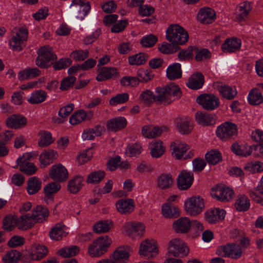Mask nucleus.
I'll use <instances>...</instances> for the list:
<instances>
[{"label":"nucleus","mask_w":263,"mask_h":263,"mask_svg":"<svg viewBox=\"0 0 263 263\" xmlns=\"http://www.w3.org/2000/svg\"><path fill=\"white\" fill-rule=\"evenodd\" d=\"M148 59L146 53H139L128 58V63L130 65H141L144 64Z\"/></svg>","instance_id":"obj_50"},{"label":"nucleus","mask_w":263,"mask_h":263,"mask_svg":"<svg viewBox=\"0 0 263 263\" xmlns=\"http://www.w3.org/2000/svg\"><path fill=\"white\" fill-rule=\"evenodd\" d=\"M248 194L252 200L263 205V175L257 186L249 190Z\"/></svg>","instance_id":"obj_32"},{"label":"nucleus","mask_w":263,"mask_h":263,"mask_svg":"<svg viewBox=\"0 0 263 263\" xmlns=\"http://www.w3.org/2000/svg\"><path fill=\"white\" fill-rule=\"evenodd\" d=\"M129 257V252L127 249L119 248L116 249L112 255L114 263H126Z\"/></svg>","instance_id":"obj_38"},{"label":"nucleus","mask_w":263,"mask_h":263,"mask_svg":"<svg viewBox=\"0 0 263 263\" xmlns=\"http://www.w3.org/2000/svg\"><path fill=\"white\" fill-rule=\"evenodd\" d=\"M58 157V152L52 149L43 151L39 156L41 167H45L52 163Z\"/></svg>","instance_id":"obj_27"},{"label":"nucleus","mask_w":263,"mask_h":263,"mask_svg":"<svg viewBox=\"0 0 263 263\" xmlns=\"http://www.w3.org/2000/svg\"><path fill=\"white\" fill-rule=\"evenodd\" d=\"M31 153H25L20 156L16 160V165L14 167H19L20 170L28 175L34 174L37 171L36 166L32 163L29 162L28 160L32 157Z\"/></svg>","instance_id":"obj_14"},{"label":"nucleus","mask_w":263,"mask_h":263,"mask_svg":"<svg viewBox=\"0 0 263 263\" xmlns=\"http://www.w3.org/2000/svg\"><path fill=\"white\" fill-rule=\"evenodd\" d=\"M76 81L74 76H69L64 78L61 82L60 89L62 91L67 90L72 87Z\"/></svg>","instance_id":"obj_64"},{"label":"nucleus","mask_w":263,"mask_h":263,"mask_svg":"<svg viewBox=\"0 0 263 263\" xmlns=\"http://www.w3.org/2000/svg\"><path fill=\"white\" fill-rule=\"evenodd\" d=\"M38 56L36 59V65L42 68H47L53 64L52 61L57 59V57L49 46L42 47L38 50Z\"/></svg>","instance_id":"obj_7"},{"label":"nucleus","mask_w":263,"mask_h":263,"mask_svg":"<svg viewBox=\"0 0 263 263\" xmlns=\"http://www.w3.org/2000/svg\"><path fill=\"white\" fill-rule=\"evenodd\" d=\"M122 231L132 239L142 237L146 231L145 224L139 221H128L122 227Z\"/></svg>","instance_id":"obj_10"},{"label":"nucleus","mask_w":263,"mask_h":263,"mask_svg":"<svg viewBox=\"0 0 263 263\" xmlns=\"http://www.w3.org/2000/svg\"><path fill=\"white\" fill-rule=\"evenodd\" d=\"M197 122L201 125H209L213 123V117L211 115L197 112L195 114Z\"/></svg>","instance_id":"obj_56"},{"label":"nucleus","mask_w":263,"mask_h":263,"mask_svg":"<svg viewBox=\"0 0 263 263\" xmlns=\"http://www.w3.org/2000/svg\"><path fill=\"white\" fill-rule=\"evenodd\" d=\"M49 177L57 182H65L69 177V172L66 167L61 163L55 164L49 171Z\"/></svg>","instance_id":"obj_17"},{"label":"nucleus","mask_w":263,"mask_h":263,"mask_svg":"<svg viewBox=\"0 0 263 263\" xmlns=\"http://www.w3.org/2000/svg\"><path fill=\"white\" fill-rule=\"evenodd\" d=\"M252 9L251 3L246 1L240 3L236 9L235 19L239 22L246 21Z\"/></svg>","instance_id":"obj_25"},{"label":"nucleus","mask_w":263,"mask_h":263,"mask_svg":"<svg viewBox=\"0 0 263 263\" xmlns=\"http://www.w3.org/2000/svg\"><path fill=\"white\" fill-rule=\"evenodd\" d=\"M216 253L222 257L237 259L242 255L241 247L235 243H228L217 247Z\"/></svg>","instance_id":"obj_8"},{"label":"nucleus","mask_w":263,"mask_h":263,"mask_svg":"<svg viewBox=\"0 0 263 263\" xmlns=\"http://www.w3.org/2000/svg\"><path fill=\"white\" fill-rule=\"evenodd\" d=\"M112 242L108 235L100 236L89 245L87 253L91 257H101L107 252Z\"/></svg>","instance_id":"obj_1"},{"label":"nucleus","mask_w":263,"mask_h":263,"mask_svg":"<svg viewBox=\"0 0 263 263\" xmlns=\"http://www.w3.org/2000/svg\"><path fill=\"white\" fill-rule=\"evenodd\" d=\"M250 206V201L248 197L244 195H239L235 202V207L238 211H246Z\"/></svg>","instance_id":"obj_48"},{"label":"nucleus","mask_w":263,"mask_h":263,"mask_svg":"<svg viewBox=\"0 0 263 263\" xmlns=\"http://www.w3.org/2000/svg\"><path fill=\"white\" fill-rule=\"evenodd\" d=\"M105 176L104 172L101 170L92 172L88 175L86 182L88 184H98L104 178Z\"/></svg>","instance_id":"obj_49"},{"label":"nucleus","mask_w":263,"mask_h":263,"mask_svg":"<svg viewBox=\"0 0 263 263\" xmlns=\"http://www.w3.org/2000/svg\"><path fill=\"white\" fill-rule=\"evenodd\" d=\"M90 9L89 2L85 0H72L69 7V13L77 19L83 20Z\"/></svg>","instance_id":"obj_9"},{"label":"nucleus","mask_w":263,"mask_h":263,"mask_svg":"<svg viewBox=\"0 0 263 263\" xmlns=\"http://www.w3.org/2000/svg\"><path fill=\"white\" fill-rule=\"evenodd\" d=\"M116 206L118 212L124 214L133 212L135 208V204L131 199H121L116 203Z\"/></svg>","instance_id":"obj_35"},{"label":"nucleus","mask_w":263,"mask_h":263,"mask_svg":"<svg viewBox=\"0 0 263 263\" xmlns=\"http://www.w3.org/2000/svg\"><path fill=\"white\" fill-rule=\"evenodd\" d=\"M86 112L82 109L75 111L69 118V123L71 125L79 124L86 119Z\"/></svg>","instance_id":"obj_52"},{"label":"nucleus","mask_w":263,"mask_h":263,"mask_svg":"<svg viewBox=\"0 0 263 263\" xmlns=\"http://www.w3.org/2000/svg\"><path fill=\"white\" fill-rule=\"evenodd\" d=\"M61 189V185L57 182H51L47 184L44 187L45 195L44 200L47 203H50L53 200L54 194Z\"/></svg>","instance_id":"obj_31"},{"label":"nucleus","mask_w":263,"mask_h":263,"mask_svg":"<svg viewBox=\"0 0 263 263\" xmlns=\"http://www.w3.org/2000/svg\"><path fill=\"white\" fill-rule=\"evenodd\" d=\"M41 181L35 177H32L28 181L27 192L32 195L37 193L41 187Z\"/></svg>","instance_id":"obj_53"},{"label":"nucleus","mask_w":263,"mask_h":263,"mask_svg":"<svg viewBox=\"0 0 263 263\" xmlns=\"http://www.w3.org/2000/svg\"><path fill=\"white\" fill-rule=\"evenodd\" d=\"M157 99L168 98H181L182 92L178 85L174 83L167 85L165 87H158L156 88Z\"/></svg>","instance_id":"obj_12"},{"label":"nucleus","mask_w":263,"mask_h":263,"mask_svg":"<svg viewBox=\"0 0 263 263\" xmlns=\"http://www.w3.org/2000/svg\"><path fill=\"white\" fill-rule=\"evenodd\" d=\"M21 257L19 252L16 250H11L8 252L2 257V260L4 263H16Z\"/></svg>","instance_id":"obj_57"},{"label":"nucleus","mask_w":263,"mask_h":263,"mask_svg":"<svg viewBox=\"0 0 263 263\" xmlns=\"http://www.w3.org/2000/svg\"><path fill=\"white\" fill-rule=\"evenodd\" d=\"M197 103L203 109L213 110L220 105L219 100H196Z\"/></svg>","instance_id":"obj_54"},{"label":"nucleus","mask_w":263,"mask_h":263,"mask_svg":"<svg viewBox=\"0 0 263 263\" xmlns=\"http://www.w3.org/2000/svg\"><path fill=\"white\" fill-rule=\"evenodd\" d=\"M32 215L35 223L42 222L48 217L49 211L46 207L42 205H38L33 209Z\"/></svg>","instance_id":"obj_44"},{"label":"nucleus","mask_w":263,"mask_h":263,"mask_svg":"<svg viewBox=\"0 0 263 263\" xmlns=\"http://www.w3.org/2000/svg\"><path fill=\"white\" fill-rule=\"evenodd\" d=\"M216 88L224 99H234L237 96V90L234 86H230L221 82H217Z\"/></svg>","instance_id":"obj_24"},{"label":"nucleus","mask_w":263,"mask_h":263,"mask_svg":"<svg viewBox=\"0 0 263 263\" xmlns=\"http://www.w3.org/2000/svg\"><path fill=\"white\" fill-rule=\"evenodd\" d=\"M166 76L170 80L180 79L182 77L181 65L174 63L169 66L166 69Z\"/></svg>","instance_id":"obj_46"},{"label":"nucleus","mask_w":263,"mask_h":263,"mask_svg":"<svg viewBox=\"0 0 263 263\" xmlns=\"http://www.w3.org/2000/svg\"><path fill=\"white\" fill-rule=\"evenodd\" d=\"M191 226V220L189 217H182L173 223L172 228L177 233H185L190 230Z\"/></svg>","instance_id":"obj_28"},{"label":"nucleus","mask_w":263,"mask_h":263,"mask_svg":"<svg viewBox=\"0 0 263 263\" xmlns=\"http://www.w3.org/2000/svg\"><path fill=\"white\" fill-rule=\"evenodd\" d=\"M226 211L222 209L214 208L207 210L204 213V219L211 224L220 222L224 220Z\"/></svg>","instance_id":"obj_21"},{"label":"nucleus","mask_w":263,"mask_h":263,"mask_svg":"<svg viewBox=\"0 0 263 263\" xmlns=\"http://www.w3.org/2000/svg\"><path fill=\"white\" fill-rule=\"evenodd\" d=\"M197 17L202 24L212 23L215 18V12L209 7H205L200 9Z\"/></svg>","instance_id":"obj_33"},{"label":"nucleus","mask_w":263,"mask_h":263,"mask_svg":"<svg viewBox=\"0 0 263 263\" xmlns=\"http://www.w3.org/2000/svg\"><path fill=\"white\" fill-rule=\"evenodd\" d=\"M28 29L24 27L14 28L12 32L9 43L13 50L20 51L23 49L22 44L28 38Z\"/></svg>","instance_id":"obj_11"},{"label":"nucleus","mask_w":263,"mask_h":263,"mask_svg":"<svg viewBox=\"0 0 263 263\" xmlns=\"http://www.w3.org/2000/svg\"><path fill=\"white\" fill-rule=\"evenodd\" d=\"M173 183L172 177L169 174H163L160 175L157 180V185L161 190L170 187Z\"/></svg>","instance_id":"obj_47"},{"label":"nucleus","mask_w":263,"mask_h":263,"mask_svg":"<svg viewBox=\"0 0 263 263\" xmlns=\"http://www.w3.org/2000/svg\"><path fill=\"white\" fill-rule=\"evenodd\" d=\"M142 152V146L138 143L128 144L126 149V154L129 157L139 155Z\"/></svg>","instance_id":"obj_59"},{"label":"nucleus","mask_w":263,"mask_h":263,"mask_svg":"<svg viewBox=\"0 0 263 263\" xmlns=\"http://www.w3.org/2000/svg\"><path fill=\"white\" fill-rule=\"evenodd\" d=\"M113 227V223L109 220H101L95 223L93 231L97 234L107 233Z\"/></svg>","instance_id":"obj_42"},{"label":"nucleus","mask_w":263,"mask_h":263,"mask_svg":"<svg viewBox=\"0 0 263 263\" xmlns=\"http://www.w3.org/2000/svg\"><path fill=\"white\" fill-rule=\"evenodd\" d=\"M65 235V227L60 224L55 225L50 232V238L54 240H59Z\"/></svg>","instance_id":"obj_55"},{"label":"nucleus","mask_w":263,"mask_h":263,"mask_svg":"<svg viewBox=\"0 0 263 263\" xmlns=\"http://www.w3.org/2000/svg\"><path fill=\"white\" fill-rule=\"evenodd\" d=\"M41 74V71L37 68H26L18 72V78L20 81H23L38 77Z\"/></svg>","instance_id":"obj_45"},{"label":"nucleus","mask_w":263,"mask_h":263,"mask_svg":"<svg viewBox=\"0 0 263 263\" xmlns=\"http://www.w3.org/2000/svg\"><path fill=\"white\" fill-rule=\"evenodd\" d=\"M79 252V249L76 246L70 247H64L59 250L58 254L63 257H69L77 255Z\"/></svg>","instance_id":"obj_58"},{"label":"nucleus","mask_w":263,"mask_h":263,"mask_svg":"<svg viewBox=\"0 0 263 263\" xmlns=\"http://www.w3.org/2000/svg\"><path fill=\"white\" fill-rule=\"evenodd\" d=\"M237 130L238 128L235 124L230 122H225L217 127L216 135L222 140H227L236 136Z\"/></svg>","instance_id":"obj_16"},{"label":"nucleus","mask_w":263,"mask_h":263,"mask_svg":"<svg viewBox=\"0 0 263 263\" xmlns=\"http://www.w3.org/2000/svg\"><path fill=\"white\" fill-rule=\"evenodd\" d=\"M48 253L47 248L44 245L34 243L26 250V257L32 261H39L45 258Z\"/></svg>","instance_id":"obj_13"},{"label":"nucleus","mask_w":263,"mask_h":263,"mask_svg":"<svg viewBox=\"0 0 263 263\" xmlns=\"http://www.w3.org/2000/svg\"><path fill=\"white\" fill-rule=\"evenodd\" d=\"M183 208L187 215L192 217L197 216L205 209L204 200L199 195H193L184 200Z\"/></svg>","instance_id":"obj_3"},{"label":"nucleus","mask_w":263,"mask_h":263,"mask_svg":"<svg viewBox=\"0 0 263 263\" xmlns=\"http://www.w3.org/2000/svg\"><path fill=\"white\" fill-rule=\"evenodd\" d=\"M177 131L181 135L190 134L193 129V123L189 117H179L174 120Z\"/></svg>","instance_id":"obj_20"},{"label":"nucleus","mask_w":263,"mask_h":263,"mask_svg":"<svg viewBox=\"0 0 263 263\" xmlns=\"http://www.w3.org/2000/svg\"><path fill=\"white\" fill-rule=\"evenodd\" d=\"M205 159L210 165H216L222 161L221 153L217 149H212L205 154Z\"/></svg>","instance_id":"obj_43"},{"label":"nucleus","mask_w":263,"mask_h":263,"mask_svg":"<svg viewBox=\"0 0 263 263\" xmlns=\"http://www.w3.org/2000/svg\"><path fill=\"white\" fill-rule=\"evenodd\" d=\"M96 80L98 82H103L108 80H115L120 76L118 69L115 67L102 66L97 69Z\"/></svg>","instance_id":"obj_18"},{"label":"nucleus","mask_w":263,"mask_h":263,"mask_svg":"<svg viewBox=\"0 0 263 263\" xmlns=\"http://www.w3.org/2000/svg\"><path fill=\"white\" fill-rule=\"evenodd\" d=\"M244 170L251 174L261 173L263 171V163L259 161H252L247 163Z\"/></svg>","instance_id":"obj_51"},{"label":"nucleus","mask_w":263,"mask_h":263,"mask_svg":"<svg viewBox=\"0 0 263 263\" xmlns=\"http://www.w3.org/2000/svg\"><path fill=\"white\" fill-rule=\"evenodd\" d=\"M138 253L140 256L145 259H153L159 253V245L153 238H145L139 243Z\"/></svg>","instance_id":"obj_2"},{"label":"nucleus","mask_w":263,"mask_h":263,"mask_svg":"<svg viewBox=\"0 0 263 263\" xmlns=\"http://www.w3.org/2000/svg\"><path fill=\"white\" fill-rule=\"evenodd\" d=\"M89 55L88 50H76L72 51L70 56L76 61H82L85 60Z\"/></svg>","instance_id":"obj_63"},{"label":"nucleus","mask_w":263,"mask_h":263,"mask_svg":"<svg viewBox=\"0 0 263 263\" xmlns=\"http://www.w3.org/2000/svg\"><path fill=\"white\" fill-rule=\"evenodd\" d=\"M189 146L184 142L176 140L171 142L170 151L172 157L177 160H184L191 158L195 155V151L191 150L189 152Z\"/></svg>","instance_id":"obj_5"},{"label":"nucleus","mask_w":263,"mask_h":263,"mask_svg":"<svg viewBox=\"0 0 263 263\" xmlns=\"http://www.w3.org/2000/svg\"><path fill=\"white\" fill-rule=\"evenodd\" d=\"M168 253L175 257H185L190 252V249L187 244L180 238H173L168 243Z\"/></svg>","instance_id":"obj_6"},{"label":"nucleus","mask_w":263,"mask_h":263,"mask_svg":"<svg viewBox=\"0 0 263 263\" xmlns=\"http://www.w3.org/2000/svg\"><path fill=\"white\" fill-rule=\"evenodd\" d=\"M241 45V40L236 37L228 39L221 46L222 50L224 52L232 53L238 51Z\"/></svg>","instance_id":"obj_34"},{"label":"nucleus","mask_w":263,"mask_h":263,"mask_svg":"<svg viewBox=\"0 0 263 263\" xmlns=\"http://www.w3.org/2000/svg\"><path fill=\"white\" fill-rule=\"evenodd\" d=\"M157 41V37L153 34H150L143 36L140 41V43L143 47H151L153 46Z\"/></svg>","instance_id":"obj_61"},{"label":"nucleus","mask_w":263,"mask_h":263,"mask_svg":"<svg viewBox=\"0 0 263 263\" xmlns=\"http://www.w3.org/2000/svg\"><path fill=\"white\" fill-rule=\"evenodd\" d=\"M193 51L195 52V60L198 62L206 60L211 56L210 51L207 49H199L196 47H193Z\"/></svg>","instance_id":"obj_60"},{"label":"nucleus","mask_w":263,"mask_h":263,"mask_svg":"<svg viewBox=\"0 0 263 263\" xmlns=\"http://www.w3.org/2000/svg\"><path fill=\"white\" fill-rule=\"evenodd\" d=\"M18 219L14 216H7L3 221V228L7 231L12 230L17 226Z\"/></svg>","instance_id":"obj_62"},{"label":"nucleus","mask_w":263,"mask_h":263,"mask_svg":"<svg viewBox=\"0 0 263 263\" xmlns=\"http://www.w3.org/2000/svg\"><path fill=\"white\" fill-rule=\"evenodd\" d=\"M212 197L220 201H229L234 197V191L230 187L222 184L217 185L212 189Z\"/></svg>","instance_id":"obj_15"},{"label":"nucleus","mask_w":263,"mask_h":263,"mask_svg":"<svg viewBox=\"0 0 263 263\" xmlns=\"http://www.w3.org/2000/svg\"><path fill=\"white\" fill-rule=\"evenodd\" d=\"M127 125V121L122 116L113 118L108 120L106 126L109 131L117 132L125 128Z\"/></svg>","instance_id":"obj_29"},{"label":"nucleus","mask_w":263,"mask_h":263,"mask_svg":"<svg viewBox=\"0 0 263 263\" xmlns=\"http://www.w3.org/2000/svg\"><path fill=\"white\" fill-rule=\"evenodd\" d=\"M231 151L235 155L243 157L250 156L253 151L252 146L246 144L233 143L231 146Z\"/></svg>","instance_id":"obj_37"},{"label":"nucleus","mask_w":263,"mask_h":263,"mask_svg":"<svg viewBox=\"0 0 263 263\" xmlns=\"http://www.w3.org/2000/svg\"><path fill=\"white\" fill-rule=\"evenodd\" d=\"M84 177L79 175L74 176L68 182L67 187L71 193H76L80 191L83 185Z\"/></svg>","instance_id":"obj_40"},{"label":"nucleus","mask_w":263,"mask_h":263,"mask_svg":"<svg viewBox=\"0 0 263 263\" xmlns=\"http://www.w3.org/2000/svg\"><path fill=\"white\" fill-rule=\"evenodd\" d=\"M35 223V221L31 214H23L18 219L17 227L20 230H27L31 228Z\"/></svg>","instance_id":"obj_41"},{"label":"nucleus","mask_w":263,"mask_h":263,"mask_svg":"<svg viewBox=\"0 0 263 263\" xmlns=\"http://www.w3.org/2000/svg\"><path fill=\"white\" fill-rule=\"evenodd\" d=\"M161 214L166 218H176L180 215L181 212L177 206L164 203L162 205Z\"/></svg>","instance_id":"obj_36"},{"label":"nucleus","mask_w":263,"mask_h":263,"mask_svg":"<svg viewBox=\"0 0 263 263\" xmlns=\"http://www.w3.org/2000/svg\"><path fill=\"white\" fill-rule=\"evenodd\" d=\"M148 149L151 157L153 159L161 157L166 152V148L164 143L160 140H154L148 145Z\"/></svg>","instance_id":"obj_23"},{"label":"nucleus","mask_w":263,"mask_h":263,"mask_svg":"<svg viewBox=\"0 0 263 263\" xmlns=\"http://www.w3.org/2000/svg\"><path fill=\"white\" fill-rule=\"evenodd\" d=\"M166 39L174 45H183L188 41L189 34L179 25H171L166 31Z\"/></svg>","instance_id":"obj_4"},{"label":"nucleus","mask_w":263,"mask_h":263,"mask_svg":"<svg viewBox=\"0 0 263 263\" xmlns=\"http://www.w3.org/2000/svg\"><path fill=\"white\" fill-rule=\"evenodd\" d=\"M204 83L203 75L199 72L193 74L186 82V85L190 89L197 90L201 88Z\"/></svg>","instance_id":"obj_30"},{"label":"nucleus","mask_w":263,"mask_h":263,"mask_svg":"<svg viewBox=\"0 0 263 263\" xmlns=\"http://www.w3.org/2000/svg\"><path fill=\"white\" fill-rule=\"evenodd\" d=\"M194 175L191 171L183 170L179 174L177 178V186L180 190L190 188L193 182Z\"/></svg>","instance_id":"obj_22"},{"label":"nucleus","mask_w":263,"mask_h":263,"mask_svg":"<svg viewBox=\"0 0 263 263\" xmlns=\"http://www.w3.org/2000/svg\"><path fill=\"white\" fill-rule=\"evenodd\" d=\"M38 146L40 147H46L54 142V139L50 132L46 130H41L38 134Z\"/></svg>","instance_id":"obj_39"},{"label":"nucleus","mask_w":263,"mask_h":263,"mask_svg":"<svg viewBox=\"0 0 263 263\" xmlns=\"http://www.w3.org/2000/svg\"><path fill=\"white\" fill-rule=\"evenodd\" d=\"M27 119L20 114H14L10 116L6 120V125L10 128L19 129L26 126Z\"/></svg>","instance_id":"obj_26"},{"label":"nucleus","mask_w":263,"mask_h":263,"mask_svg":"<svg viewBox=\"0 0 263 263\" xmlns=\"http://www.w3.org/2000/svg\"><path fill=\"white\" fill-rule=\"evenodd\" d=\"M168 130V128L166 126H158L148 124L142 127L141 134L145 138L152 139L159 137L162 133Z\"/></svg>","instance_id":"obj_19"}]
</instances>
